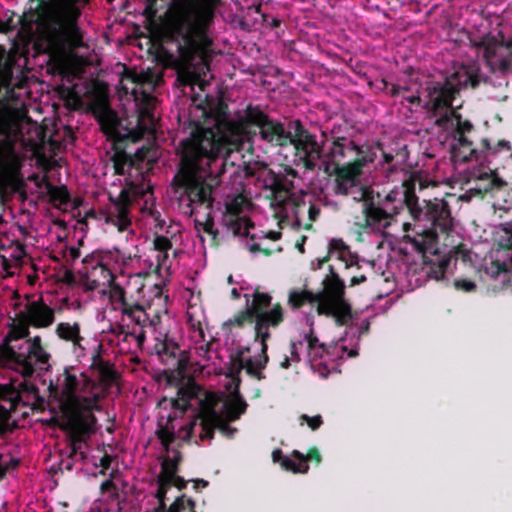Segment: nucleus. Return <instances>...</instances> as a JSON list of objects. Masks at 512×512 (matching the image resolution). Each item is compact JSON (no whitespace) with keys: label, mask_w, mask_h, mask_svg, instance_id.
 Here are the masks:
<instances>
[{"label":"nucleus","mask_w":512,"mask_h":512,"mask_svg":"<svg viewBox=\"0 0 512 512\" xmlns=\"http://www.w3.org/2000/svg\"><path fill=\"white\" fill-rule=\"evenodd\" d=\"M195 111L200 115L188 121L190 133L180 142V163L171 183L180 198H187L190 215L194 205L212 209L213 192L230 155L243 148L244 110L232 118L228 105L219 100L197 105Z\"/></svg>","instance_id":"1"},{"label":"nucleus","mask_w":512,"mask_h":512,"mask_svg":"<svg viewBox=\"0 0 512 512\" xmlns=\"http://www.w3.org/2000/svg\"><path fill=\"white\" fill-rule=\"evenodd\" d=\"M378 202L384 207L394 209L395 215L400 214L406 207L414 220H423L430 225L429 228L417 232L415 236H404V241L422 254L436 253L438 233H448L453 225L449 204L444 199L434 198L424 200V206L419 204L415 193V181L412 178L405 180L401 187L392 189Z\"/></svg>","instance_id":"2"},{"label":"nucleus","mask_w":512,"mask_h":512,"mask_svg":"<svg viewBox=\"0 0 512 512\" xmlns=\"http://www.w3.org/2000/svg\"><path fill=\"white\" fill-rule=\"evenodd\" d=\"M489 78L481 73L477 65H462L443 80H430L425 84L426 101L423 109L428 118H434L435 126L449 130L454 125L455 111L453 102L459 96L460 90L476 89L487 83Z\"/></svg>","instance_id":"3"},{"label":"nucleus","mask_w":512,"mask_h":512,"mask_svg":"<svg viewBox=\"0 0 512 512\" xmlns=\"http://www.w3.org/2000/svg\"><path fill=\"white\" fill-rule=\"evenodd\" d=\"M176 1L172 0L168 17L160 28L161 40L166 44H175L180 60L191 65L196 56L211 44L207 36L210 27L197 26L194 16H179Z\"/></svg>","instance_id":"4"},{"label":"nucleus","mask_w":512,"mask_h":512,"mask_svg":"<svg viewBox=\"0 0 512 512\" xmlns=\"http://www.w3.org/2000/svg\"><path fill=\"white\" fill-rule=\"evenodd\" d=\"M257 134L261 140L280 147L289 144L291 135L282 122L272 119L259 105L248 104L244 109L243 144Z\"/></svg>","instance_id":"5"},{"label":"nucleus","mask_w":512,"mask_h":512,"mask_svg":"<svg viewBox=\"0 0 512 512\" xmlns=\"http://www.w3.org/2000/svg\"><path fill=\"white\" fill-rule=\"evenodd\" d=\"M319 304L318 315L333 317L338 326H343L351 319V306L345 299V283L332 265L329 274L323 280V290L317 292Z\"/></svg>","instance_id":"6"},{"label":"nucleus","mask_w":512,"mask_h":512,"mask_svg":"<svg viewBox=\"0 0 512 512\" xmlns=\"http://www.w3.org/2000/svg\"><path fill=\"white\" fill-rule=\"evenodd\" d=\"M498 36L486 34L479 40H471V45L483 50V59L491 73L504 76L512 73V37L505 38L501 32Z\"/></svg>","instance_id":"7"},{"label":"nucleus","mask_w":512,"mask_h":512,"mask_svg":"<svg viewBox=\"0 0 512 512\" xmlns=\"http://www.w3.org/2000/svg\"><path fill=\"white\" fill-rule=\"evenodd\" d=\"M154 349L161 363L167 368L163 371L167 384L178 383L185 377L189 365V355L180 349L178 343L167 335L157 340Z\"/></svg>","instance_id":"8"},{"label":"nucleus","mask_w":512,"mask_h":512,"mask_svg":"<svg viewBox=\"0 0 512 512\" xmlns=\"http://www.w3.org/2000/svg\"><path fill=\"white\" fill-rule=\"evenodd\" d=\"M289 144L296 150V155L306 170H314L323 155V146L317 142L316 135L310 133L301 123L295 121L294 135H290Z\"/></svg>","instance_id":"9"},{"label":"nucleus","mask_w":512,"mask_h":512,"mask_svg":"<svg viewBox=\"0 0 512 512\" xmlns=\"http://www.w3.org/2000/svg\"><path fill=\"white\" fill-rule=\"evenodd\" d=\"M196 420L200 421L202 432L200 434L201 440L214 438L215 429H218L222 435L227 438H232L237 429L230 425V420L219 413L214 404L209 402H201L200 410L197 414Z\"/></svg>","instance_id":"10"},{"label":"nucleus","mask_w":512,"mask_h":512,"mask_svg":"<svg viewBox=\"0 0 512 512\" xmlns=\"http://www.w3.org/2000/svg\"><path fill=\"white\" fill-rule=\"evenodd\" d=\"M221 0H177L176 13L179 16H195L197 26H211L215 9Z\"/></svg>","instance_id":"11"},{"label":"nucleus","mask_w":512,"mask_h":512,"mask_svg":"<svg viewBox=\"0 0 512 512\" xmlns=\"http://www.w3.org/2000/svg\"><path fill=\"white\" fill-rule=\"evenodd\" d=\"M509 185L506 181L498 177L493 170L483 172L477 176L476 187L474 190L483 196L490 193L498 201L502 198V207H512V193L508 192Z\"/></svg>","instance_id":"12"},{"label":"nucleus","mask_w":512,"mask_h":512,"mask_svg":"<svg viewBox=\"0 0 512 512\" xmlns=\"http://www.w3.org/2000/svg\"><path fill=\"white\" fill-rule=\"evenodd\" d=\"M25 186L20 163L0 152V195L23 191Z\"/></svg>","instance_id":"13"},{"label":"nucleus","mask_w":512,"mask_h":512,"mask_svg":"<svg viewBox=\"0 0 512 512\" xmlns=\"http://www.w3.org/2000/svg\"><path fill=\"white\" fill-rule=\"evenodd\" d=\"M62 377L61 391H59L58 384L51 382L49 385L50 397L58 401L60 410L62 409V404L71 403V400L77 396L76 391L79 389L81 382H83L84 386H88L91 383V380L83 373L80 374V379L76 374L71 373L69 368L64 369Z\"/></svg>","instance_id":"14"},{"label":"nucleus","mask_w":512,"mask_h":512,"mask_svg":"<svg viewBox=\"0 0 512 512\" xmlns=\"http://www.w3.org/2000/svg\"><path fill=\"white\" fill-rule=\"evenodd\" d=\"M363 214L365 217V228L387 229L395 215V210L390 207H384L379 202L375 203L373 199L365 200Z\"/></svg>","instance_id":"15"},{"label":"nucleus","mask_w":512,"mask_h":512,"mask_svg":"<svg viewBox=\"0 0 512 512\" xmlns=\"http://www.w3.org/2000/svg\"><path fill=\"white\" fill-rule=\"evenodd\" d=\"M283 321L284 318H280L278 313H272V315H266V317L263 316L255 320V341L261 343V357L257 362L259 369H264L269 361L267 354V341L271 337L269 328H277Z\"/></svg>","instance_id":"16"},{"label":"nucleus","mask_w":512,"mask_h":512,"mask_svg":"<svg viewBox=\"0 0 512 512\" xmlns=\"http://www.w3.org/2000/svg\"><path fill=\"white\" fill-rule=\"evenodd\" d=\"M244 298L246 300V307L254 315L255 320L263 316L266 317V315H272V313H278L280 318H284V310L279 302L275 303L268 310L272 303V296L267 292H261L259 287L255 288L252 295L244 294Z\"/></svg>","instance_id":"17"},{"label":"nucleus","mask_w":512,"mask_h":512,"mask_svg":"<svg viewBox=\"0 0 512 512\" xmlns=\"http://www.w3.org/2000/svg\"><path fill=\"white\" fill-rule=\"evenodd\" d=\"M9 358L20 367V371L24 377H31L35 372L32 360L39 364H46L50 359L49 353L43 346L36 347L26 352H17L13 348L8 349Z\"/></svg>","instance_id":"18"},{"label":"nucleus","mask_w":512,"mask_h":512,"mask_svg":"<svg viewBox=\"0 0 512 512\" xmlns=\"http://www.w3.org/2000/svg\"><path fill=\"white\" fill-rule=\"evenodd\" d=\"M64 420L59 423V427L68 433L69 439H76V442H84L93 431L92 425L96 423V417L89 414L83 415H63Z\"/></svg>","instance_id":"19"},{"label":"nucleus","mask_w":512,"mask_h":512,"mask_svg":"<svg viewBox=\"0 0 512 512\" xmlns=\"http://www.w3.org/2000/svg\"><path fill=\"white\" fill-rule=\"evenodd\" d=\"M112 202V209L109 213V218L118 227L119 231H125L130 225L131 220L129 217L131 206V194L126 188H123L116 198L112 195L109 196Z\"/></svg>","instance_id":"20"},{"label":"nucleus","mask_w":512,"mask_h":512,"mask_svg":"<svg viewBox=\"0 0 512 512\" xmlns=\"http://www.w3.org/2000/svg\"><path fill=\"white\" fill-rule=\"evenodd\" d=\"M169 385L175 386L178 389L177 397L170 399L171 406L182 413L186 412L191 406L190 401L197 397L200 387L193 378L187 376V371L182 380Z\"/></svg>","instance_id":"21"},{"label":"nucleus","mask_w":512,"mask_h":512,"mask_svg":"<svg viewBox=\"0 0 512 512\" xmlns=\"http://www.w3.org/2000/svg\"><path fill=\"white\" fill-rule=\"evenodd\" d=\"M25 319L28 325L43 328L50 326L55 320L54 310L42 299L32 301L26 306Z\"/></svg>","instance_id":"22"},{"label":"nucleus","mask_w":512,"mask_h":512,"mask_svg":"<svg viewBox=\"0 0 512 512\" xmlns=\"http://www.w3.org/2000/svg\"><path fill=\"white\" fill-rule=\"evenodd\" d=\"M486 274L497 283L500 289L512 291V258L509 262L495 260L485 270Z\"/></svg>","instance_id":"23"},{"label":"nucleus","mask_w":512,"mask_h":512,"mask_svg":"<svg viewBox=\"0 0 512 512\" xmlns=\"http://www.w3.org/2000/svg\"><path fill=\"white\" fill-rule=\"evenodd\" d=\"M224 217L227 228L236 236H247L249 230L254 227L253 222L245 217H239L240 207L238 205H228Z\"/></svg>","instance_id":"24"},{"label":"nucleus","mask_w":512,"mask_h":512,"mask_svg":"<svg viewBox=\"0 0 512 512\" xmlns=\"http://www.w3.org/2000/svg\"><path fill=\"white\" fill-rule=\"evenodd\" d=\"M99 394L94 393L91 396H76L71 400V403L62 404L60 410L63 415H82V412H92L94 410H100L98 405Z\"/></svg>","instance_id":"25"},{"label":"nucleus","mask_w":512,"mask_h":512,"mask_svg":"<svg viewBox=\"0 0 512 512\" xmlns=\"http://www.w3.org/2000/svg\"><path fill=\"white\" fill-rule=\"evenodd\" d=\"M330 257H336L338 260L342 261L346 269L354 265L359 268L357 259L353 260L349 246L346 245L342 239H332L329 242L328 254L319 260L318 267L321 268Z\"/></svg>","instance_id":"26"},{"label":"nucleus","mask_w":512,"mask_h":512,"mask_svg":"<svg viewBox=\"0 0 512 512\" xmlns=\"http://www.w3.org/2000/svg\"><path fill=\"white\" fill-rule=\"evenodd\" d=\"M55 333L59 339L65 342H70L75 353L78 350L81 352L84 351V347L82 345L84 337L81 335V326L78 322H74L73 324L69 322H60L56 326Z\"/></svg>","instance_id":"27"},{"label":"nucleus","mask_w":512,"mask_h":512,"mask_svg":"<svg viewBox=\"0 0 512 512\" xmlns=\"http://www.w3.org/2000/svg\"><path fill=\"white\" fill-rule=\"evenodd\" d=\"M109 265L110 263H102L98 267L86 271V279L91 289H96L100 286L110 288L114 285L116 277Z\"/></svg>","instance_id":"28"},{"label":"nucleus","mask_w":512,"mask_h":512,"mask_svg":"<svg viewBox=\"0 0 512 512\" xmlns=\"http://www.w3.org/2000/svg\"><path fill=\"white\" fill-rule=\"evenodd\" d=\"M248 404L243 398L238 388V384L234 390L230 393L228 400L224 403V417H227L230 421H236L240 419L247 410Z\"/></svg>","instance_id":"29"},{"label":"nucleus","mask_w":512,"mask_h":512,"mask_svg":"<svg viewBox=\"0 0 512 512\" xmlns=\"http://www.w3.org/2000/svg\"><path fill=\"white\" fill-rule=\"evenodd\" d=\"M114 154L111 157L115 174L125 175L135 167V160L132 154L127 153L124 149L119 147L118 143L113 144Z\"/></svg>","instance_id":"30"},{"label":"nucleus","mask_w":512,"mask_h":512,"mask_svg":"<svg viewBox=\"0 0 512 512\" xmlns=\"http://www.w3.org/2000/svg\"><path fill=\"white\" fill-rule=\"evenodd\" d=\"M458 146H453L454 157H461L463 162L481 159V149L473 147L472 141L466 135H456Z\"/></svg>","instance_id":"31"},{"label":"nucleus","mask_w":512,"mask_h":512,"mask_svg":"<svg viewBox=\"0 0 512 512\" xmlns=\"http://www.w3.org/2000/svg\"><path fill=\"white\" fill-rule=\"evenodd\" d=\"M347 142L349 143L348 139L343 136H337L333 138L331 147L327 153L328 161L325 163L324 172L329 173L330 162L334 163L336 166L345 159V149Z\"/></svg>","instance_id":"32"},{"label":"nucleus","mask_w":512,"mask_h":512,"mask_svg":"<svg viewBox=\"0 0 512 512\" xmlns=\"http://www.w3.org/2000/svg\"><path fill=\"white\" fill-rule=\"evenodd\" d=\"M291 456L295 459L286 456L281 462V468L285 471L292 472L294 474L301 473L305 474L309 470V465L304 454L298 450H293Z\"/></svg>","instance_id":"33"},{"label":"nucleus","mask_w":512,"mask_h":512,"mask_svg":"<svg viewBox=\"0 0 512 512\" xmlns=\"http://www.w3.org/2000/svg\"><path fill=\"white\" fill-rule=\"evenodd\" d=\"M149 82V75L146 73H138L136 70L132 69H124V72L121 76V86L125 93H129V88L127 87V83H131L133 87L131 88V93L136 97L137 96V86L142 85Z\"/></svg>","instance_id":"34"},{"label":"nucleus","mask_w":512,"mask_h":512,"mask_svg":"<svg viewBox=\"0 0 512 512\" xmlns=\"http://www.w3.org/2000/svg\"><path fill=\"white\" fill-rule=\"evenodd\" d=\"M374 145H357L354 141H349V149L356 152L357 158L354 159L356 162L361 164L363 169L366 165L373 163L377 157Z\"/></svg>","instance_id":"35"},{"label":"nucleus","mask_w":512,"mask_h":512,"mask_svg":"<svg viewBox=\"0 0 512 512\" xmlns=\"http://www.w3.org/2000/svg\"><path fill=\"white\" fill-rule=\"evenodd\" d=\"M306 303H317L319 304L317 293H313L309 290H292L288 296V304L292 309H300Z\"/></svg>","instance_id":"36"},{"label":"nucleus","mask_w":512,"mask_h":512,"mask_svg":"<svg viewBox=\"0 0 512 512\" xmlns=\"http://www.w3.org/2000/svg\"><path fill=\"white\" fill-rule=\"evenodd\" d=\"M114 254L112 251H94L86 255L83 260V274L86 276V271L98 267L102 263H111Z\"/></svg>","instance_id":"37"},{"label":"nucleus","mask_w":512,"mask_h":512,"mask_svg":"<svg viewBox=\"0 0 512 512\" xmlns=\"http://www.w3.org/2000/svg\"><path fill=\"white\" fill-rule=\"evenodd\" d=\"M248 351L249 348L245 347L237 350L236 354L234 356H231V364L229 367L228 376L232 378L235 385L238 384V387L240 386L241 383L240 373L245 367L244 353Z\"/></svg>","instance_id":"38"},{"label":"nucleus","mask_w":512,"mask_h":512,"mask_svg":"<svg viewBox=\"0 0 512 512\" xmlns=\"http://www.w3.org/2000/svg\"><path fill=\"white\" fill-rule=\"evenodd\" d=\"M334 173L345 178V180H349L357 184V179L362 174L361 164L355 160L344 165L337 164L334 168Z\"/></svg>","instance_id":"39"},{"label":"nucleus","mask_w":512,"mask_h":512,"mask_svg":"<svg viewBox=\"0 0 512 512\" xmlns=\"http://www.w3.org/2000/svg\"><path fill=\"white\" fill-rule=\"evenodd\" d=\"M172 421V418L169 417L166 425H158V429L156 430V436L160 441L164 451L168 453L170 451L171 444L176 440V434L174 432V427H169V423Z\"/></svg>","instance_id":"40"},{"label":"nucleus","mask_w":512,"mask_h":512,"mask_svg":"<svg viewBox=\"0 0 512 512\" xmlns=\"http://www.w3.org/2000/svg\"><path fill=\"white\" fill-rule=\"evenodd\" d=\"M510 150L511 144L506 140H499L495 145H491L486 138L481 140V159H487L490 156H495L499 152H509Z\"/></svg>","instance_id":"41"},{"label":"nucleus","mask_w":512,"mask_h":512,"mask_svg":"<svg viewBox=\"0 0 512 512\" xmlns=\"http://www.w3.org/2000/svg\"><path fill=\"white\" fill-rule=\"evenodd\" d=\"M47 194L50 200L55 203L58 202L60 205H67L70 202V194L66 186H55L50 182L46 181Z\"/></svg>","instance_id":"42"},{"label":"nucleus","mask_w":512,"mask_h":512,"mask_svg":"<svg viewBox=\"0 0 512 512\" xmlns=\"http://www.w3.org/2000/svg\"><path fill=\"white\" fill-rule=\"evenodd\" d=\"M153 245L154 249L160 253L157 255V267L160 268L162 262L168 258V251L172 248V242L166 236L157 235L154 238Z\"/></svg>","instance_id":"43"},{"label":"nucleus","mask_w":512,"mask_h":512,"mask_svg":"<svg viewBox=\"0 0 512 512\" xmlns=\"http://www.w3.org/2000/svg\"><path fill=\"white\" fill-rule=\"evenodd\" d=\"M179 471V465L177 460H171V457L165 456L161 462V471L157 477H163V479L169 480L177 475Z\"/></svg>","instance_id":"44"},{"label":"nucleus","mask_w":512,"mask_h":512,"mask_svg":"<svg viewBox=\"0 0 512 512\" xmlns=\"http://www.w3.org/2000/svg\"><path fill=\"white\" fill-rule=\"evenodd\" d=\"M127 311V317L134 322L136 325L140 326V328H143L146 323L148 322V315L145 312L142 305L137 304L133 305V308L126 310Z\"/></svg>","instance_id":"45"},{"label":"nucleus","mask_w":512,"mask_h":512,"mask_svg":"<svg viewBox=\"0 0 512 512\" xmlns=\"http://www.w3.org/2000/svg\"><path fill=\"white\" fill-rule=\"evenodd\" d=\"M187 508H190L192 512H195V502L183 494L175 499V501L168 507L167 512H184Z\"/></svg>","instance_id":"46"},{"label":"nucleus","mask_w":512,"mask_h":512,"mask_svg":"<svg viewBox=\"0 0 512 512\" xmlns=\"http://www.w3.org/2000/svg\"><path fill=\"white\" fill-rule=\"evenodd\" d=\"M355 187H357L356 183L349 181V180H345V178H342L341 176L335 174V187H334L335 194L347 196L351 193V190Z\"/></svg>","instance_id":"47"},{"label":"nucleus","mask_w":512,"mask_h":512,"mask_svg":"<svg viewBox=\"0 0 512 512\" xmlns=\"http://www.w3.org/2000/svg\"><path fill=\"white\" fill-rule=\"evenodd\" d=\"M255 321L254 315L251 311L246 307L244 310L239 311L234 315L232 319L229 320L230 325H235L237 327H242L245 322H253Z\"/></svg>","instance_id":"48"},{"label":"nucleus","mask_w":512,"mask_h":512,"mask_svg":"<svg viewBox=\"0 0 512 512\" xmlns=\"http://www.w3.org/2000/svg\"><path fill=\"white\" fill-rule=\"evenodd\" d=\"M271 189L275 196L286 195L289 192L287 179L284 176L276 175L271 182Z\"/></svg>","instance_id":"49"},{"label":"nucleus","mask_w":512,"mask_h":512,"mask_svg":"<svg viewBox=\"0 0 512 512\" xmlns=\"http://www.w3.org/2000/svg\"><path fill=\"white\" fill-rule=\"evenodd\" d=\"M308 352V361L311 365V368H315V363L321 359L325 354L329 353L328 347L325 344H322L318 347L307 349Z\"/></svg>","instance_id":"50"},{"label":"nucleus","mask_w":512,"mask_h":512,"mask_svg":"<svg viewBox=\"0 0 512 512\" xmlns=\"http://www.w3.org/2000/svg\"><path fill=\"white\" fill-rule=\"evenodd\" d=\"M114 474H115V472L112 471L110 473V478L107 479L106 481L102 482V484L100 485V492L102 494L110 493V496L112 499H118L119 491H118L117 486L113 482Z\"/></svg>","instance_id":"51"},{"label":"nucleus","mask_w":512,"mask_h":512,"mask_svg":"<svg viewBox=\"0 0 512 512\" xmlns=\"http://www.w3.org/2000/svg\"><path fill=\"white\" fill-rule=\"evenodd\" d=\"M258 360H253L252 358L245 359V367L246 373L257 380H262L265 378L264 374L261 372L262 369L258 368L257 364Z\"/></svg>","instance_id":"52"},{"label":"nucleus","mask_w":512,"mask_h":512,"mask_svg":"<svg viewBox=\"0 0 512 512\" xmlns=\"http://www.w3.org/2000/svg\"><path fill=\"white\" fill-rule=\"evenodd\" d=\"M456 120L455 135H466L473 129V124L469 120H462L460 114L454 116Z\"/></svg>","instance_id":"53"},{"label":"nucleus","mask_w":512,"mask_h":512,"mask_svg":"<svg viewBox=\"0 0 512 512\" xmlns=\"http://www.w3.org/2000/svg\"><path fill=\"white\" fill-rule=\"evenodd\" d=\"M100 123L105 132H108L116 129L118 120L114 113L108 111L100 117Z\"/></svg>","instance_id":"54"},{"label":"nucleus","mask_w":512,"mask_h":512,"mask_svg":"<svg viewBox=\"0 0 512 512\" xmlns=\"http://www.w3.org/2000/svg\"><path fill=\"white\" fill-rule=\"evenodd\" d=\"M195 229L198 232L212 233V226H214V219L210 212L207 213L204 221L199 219L194 220Z\"/></svg>","instance_id":"55"},{"label":"nucleus","mask_w":512,"mask_h":512,"mask_svg":"<svg viewBox=\"0 0 512 512\" xmlns=\"http://www.w3.org/2000/svg\"><path fill=\"white\" fill-rule=\"evenodd\" d=\"M453 285L456 290L466 293L474 292L477 288L474 281L464 278L455 279Z\"/></svg>","instance_id":"56"},{"label":"nucleus","mask_w":512,"mask_h":512,"mask_svg":"<svg viewBox=\"0 0 512 512\" xmlns=\"http://www.w3.org/2000/svg\"><path fill=\"white\" fill-rule=\"evenodd\" d=\"M158 488L155 492V498L157 500H166V495L171 487L170 480L163 479V477H157Z\"/></svg>","instance_id":"57"},{"label":"nucleus","mask_w":512,"mask_h":512,"mask_svg":"<svg viewBox=\"0 0 512 512\" xmlns=\"http://www.w3.org/2000/svg\"><path fill=\"white\" fill-rule=\"evenodd\" d=\"M100 378L105 381H114L116 379V371L109 362H106L104 365L99 367Z\"/></svg>","instance_id":"58"},{"label":"nucleus","mask_w":512,"mask_h":512,"mask_svg":"<svg viewBox=\"0 0 512 512\" xmlns=\"http://www.w3.org/2000/svg\"><path fill=\"white\" fill-rule=\"evenodd\" d=\"M304 422H306L310 429L313 431L319 429L320 426L323 424V420L320 415L310 417L306 414H302L300 416V424L303 425Z\"/></svg>","instance_id":"59"},{"label":"nucleus","mask_w":512,"mask_h":512,"mask_svg":"<svg viewBox=\"0 0 512 512\" xmlns=\"http://www.w3.org/2000/svg\"><path fill=\"white\" fill-rule=\"evenodd\" d=\"M301 339L303 340V343L304 342L307 343V349H311V348L315 349L316 347L323 344L319 341L313 328H311L308 332L303 333V336L301 337Z\"/></svg>","instance_id":"60"},{"label":"nucleus","mask_w":512,"mask_h":512,"mask_svg":"<svg viewBox=\"0 0 512 512\" xmlns=\"http://www.w3.org/2000/svg\"><path fill=\"white\" fill-rule=\"evenodd\" d=\"M3 455L0 453V481L3 480L8 471L15 469L20 464V460L17 458H11L6 464L2 463Z\"/></svg>","instance_id":"61"},{"label":"nucleus","mask_w":512,"mask_h":512,"mask_svg":"<svg viewBox=\"0 0 512 512\" xmlns=\"http://www.w3.org/2000/svg\"><path fill=\"white\" fill-rule=\"evenodd\" d=\"M70 440V457H79L80 460H85L86 453L82 450L83 442H76V439Z\"/></svg>","instance_id":"62"},{"label":"nucleus","mask_w":512,"mask_h":512,"mask_svg":"<svg viewBox=\"0 0 512 512\" xmlns=\"http://www.w3.org/2000/svg\"><path fill=\"white\" fill-rule=\"evenodd\" d=\"M302 346H303V340L301 338L298 340H291L290 355H291V360L293 362H300L301 358H300L299 350L302 348Z\"/></svg>","instance_id":"63"},{"label":"nucleus","mask_w":512,"mask_h":512,"mask_svg":"<svg viewBox=\"0 0 512 512\" xmlns=\"http://www.w3.org/2000/svg\"><path fill=\"white\" fill-rule=\"evenodd\" d=\"M177 80L181 83L183 86H192L195 81V75L190 71H179Z\"/></svg>","instance_id":"64"}]
</instances>
